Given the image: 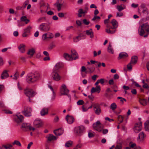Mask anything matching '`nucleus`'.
I'll return each mask as SVG.
<instances>
[{"label":"nucleus","instance_id":"nucleus-28","mask_svg":"<svg viewBox=\"0 0 149 149\" xmlns=\"http://www.w3.org/2000/svg\"><path fill=\"white\" fill-rule=\"evenodd\" d=\"M46 138H47L48 141H49L54 140L56 139V137L51 134H49Z\"/></svg>","mask_w":149,"mask_h":149},{"label":"nucleus","instance_id":"nucleus-31","mask_svg":"<svg viewBox=\"0 0 149 149\" xmlns=\"http://www.w3.org/2000/svg\"><path fill=\"white\" fill-rule=\"evenodd\" d=\"M54 35L52 33L48 32L43 34L42 37H53Z\"/></svg>","mask_w":149,"mask_h":149},{"label":"nucleus","instance_id":"nucleus-11","mask_svg":"<svg viewBox=\"0 0 149 149\" xmlns=\"http://www.w3.org/2000/svg\"><path fill=\"white\" fill-rule=\"evenodd\" d=\"M34 126L36 127H40L43 125V123L40 119H36L33 122Z\"/></svg>","mask_w":149,"mask_h":149},{"label":"nucleus","instance_id":"nucleus-56","mask_svg":"<svg viewBox=\"0 0 149 149\" xmlns=\"http://www.w3.org/2000/svg\"><path fill=\"white\" fill-rule=\"evenodd\" d=\"M136 146V144L134 143H130L129 144V146L131 148H133L135 147Z\"/></svg>","mask_w":149,"mask_h":149},{"label":"nucleus","instance_id":"nucleus-32","mask_svg":"<svg viewBox=\"0 0 149 149\" xmlns=\"http://www.w3.org/2000/svg\"><path fill=\"white\" fill-rule=\"evenodd\" d=\"M85 32L86 35L90 36L91 37H92L93 36V32L92 29H90L89 30H86L85 31Z\"/></svg>","mask_w":149,"mask_h":149},{"label":"nucleus","instance_id":"nucleus-6","mask_svg":"<svg viewBox=\"0 0 149 149\" xmlns=\"http://www.w3.org/2000/svg\"><path fill=\"white\" fill-rule=\"evenodd\" d=\"M32 110L30 107L25 106L24 110L22 111V113L26 117H30L32 115Z\"/></svg>","mask_w":149,"mask_h":149},{"label":"nucleus","instance_id":"nucleus-3","mask_svg":"<svg viewBox=\"0 0 149 149\" xmlns=\"http://www.w3.org/2000/svg\"><path fill=\"white\" fill-rule=\"evenodd\" d=\"M85 130V127L83 126L76 127L74 128V133L77 136H80L83 134Z\"/></svg>","mask_w":149,"mask_h":149},{"label":"nucleus","instance_id":"nucleus-53","mask_svg":"<svg viewBox=\"0 0 149 149\" xmlns=\"http://www.w3.org/2000/svg\"><path fill=\"white\" fill-rule=\"evenodd\" d=\"M140 7L142 9L144 8H146V4L143 3H141L140 5Z\"/></svg>","mask_w":149,"mask_h":149},{"label":"nucleus","instance_id":"nucleus-19","mask_svg":"<svg viewBox=\"0 0 149 149\" xmlns=\"http://www.w3.org/2000/svg\"><path fill=\"white\" fill-rule=\"evenodd\" d=\"M64 130L62 128H61L54 130V133L56 136L61 135L63 133Z\"/></svg>","mask_w":149,"mask_h":149},{"label":"nucleus","instance_id":"nucleus-24","mask_svg":"<svg viewBox=\"0 0 149 149\" xmlns=\"http://www.w3.org/2000/svg\"><path fill=\"white\" fill-rule=\"evenodd\" d=\"M25 46L23 44H21L18 47V48L20 52L21 53H24L25 51Z\"/></svg>","mask_w":149,"mask_h":149},{"label":"nucleus","instance_id":"nucleus-21","mask_svg":"<svg viewBox=\"0 0 149 149\" xmlns=\"http://www.w3.org/2000/svg\"><path fill=\"white\" fill-rule=\"evenodd\" d=\"M48 109L47 108H44L40 111V115L42 116H44L48 113Z\"/></svg>","mask_w":149,"mask_h":149},{"label":"nucleus","instance_id":"nucleus-27","mask_svg":"<svg viewBox=\"0 0 149 149\" xmlns=\"http://www.w3.org/2000/svg\"><path fill=\"white\" fill-rule=\"evenodd\" d=\"M138 57L136 56H133L131 58V60L130 61L131 63H132V64L134 65L136 64L137 61Z\"/></svg>","mask_w":149,"mask_h":149},{"label":"nucleus","instance_id":"nucleus-22","mask_svg":"<svg viewBox=\"0 0 149 149\" xmlns=\"http://www.w3.org/2000/svg\"><path fill=\"white\" fill-rule=\"evenodd\" d=\"M63 64L62 62H59L56 63L54 68L53 70L58 71V70L62 67Z\"/></svg>","mask_w":149,"mask_h":149},{"label":"nucleus","instance_id":"nucleus-38","mask_svg":"<svg viewBox=\"0 0 149 149\" xmlns=\"http://www.w3.org/2000/svg\"><path fill=\"white\" fill-rule=\"evenodd\" d=\"M139 103L143 106H145L147 104V100L145 99H140Z\"/></svg>","mask_w":149,"mask_h":149},{"label":"nucleus","instance_id":"nucleus-36","mask_svg":"<svg viewBox=\"0 0 149 149\" xmlns=\"http://www.w3.org/2000/svg\"><path fill=\"white\" fill-rule=\"evenodd\" d=\"M12 145L10 144H8L6 145H3L2 146L0 147V149H3L4 148L6 149H8L12 148Z\"/></svg>","mask_w":149,"mask_h":149},{"label":"nucleus","instance_id":"nucleus-52","mask_svg":"<svg viewBox=\"0 0 149 149\" xmlns=\"http://www.w3.org/2000/svg\"><path fill=\"white\" fill-rule=\"evenodd\" d=\"M119 78V76L117 74H115L113 75V79L115 80L118 79Z\"/></svg>","mask_w":149,"mask_h":149},{"label":"nucleus","instance_id":"nucleus-25","mask_svg":"<svg viewBox=\"0 0 149 149\" xmlns=\"http://www.w3.org/2000/svg\"><path fill=\"white\" fill-rule=\"evenodd\" d=\"M126 6L124 4H121L119 5H117L116 8L118 10L119 12H121L123 10L126 8Z\"/></svg>","mask_w":149,"mask_h":149},{"label":"nucleus","instance_id":"nucleus-20","mask_svg":"<svg viewBox=\"0 0 149 149\" xmlns=\"http://www.w3.org/2000/svg\"><path fill=\"white\" fill-rule=\"evenodd\" d=\"M17 118L15 119L16 121L18 123H21L23 121L24 117L22 115H18L17 116Z\"/></svg>","mask_w":149,"mask_h":149},{"label":"nucleus","instance_id":"nucleus-40","mask_svg":"<svg viewBox=\"0 0 149 149\" xmlns=\"http://www.w3.org/2000/svg\"><path fill=\"white\" fill-rule=\"evenodd\" d=\"M12 143L13 145H16L19 146H21V143L18 140L14 141Z\"/></svg>","mask_w":149,"mask_h":149},{"label":"nucleus","instance_id":"nucleus-16","mask_svg":"<svg viewBox=\"0 0 149 149\" xmlns=\"http://www.w3.org/2000/svg\"><path fill=\"white\" fill-rule=\"evenodd\" d=\"M71 57L73 58V60H76L78 58V55L76 51L74 49H72L71 50Z\"/></svg>","mask_w":149,"mask_h":149},{"label":"nucleus","instance_id":"nucleus-39","mask_svg":"<svg viewBox=\"0 0 149 149\" xmlns=\"http://www.w3.org/2000/svg\"><path fill=\"white\" fill-rule=\"evenodd\" d=\"M54 5L56 6L57 8L58 11H59L61 10L62 6V4L58 2H56L54 4Z\"/></svg>","mask_w":149,"mask_h":149},{"label":"nucleus","instance_id":"nucleus-2","mask_svg":"<svg viewBox=\"0 0 149 149\" xmlns=\"http://www.w3.org/2000/svg\"><path fill=\"white\" fill-rule=\"evenodd\" d=\"M139 34L142 36L144 35V37H146L149 35V25L148 23L142 24L139 27L138 29Z\"/></svg>","mask_w":149,"mask_h":149},{"label":"nucleus","instance_id":"nucleus-29","mask_svg":"<svg viewBox=\"0 0 149 149\" xmlns=\"http://www.w3.org/2000/svg\"><path fill=\"white\" fill-rule=\"evenodd\" d=\"M107 51L108 52L113 54L114 53V51L112 46L111 43H109L107 49Z\"/></svg>","mask_w":149,"mask_h":149},{"label":"nucleus","instance_id":"nucleus-1","mask_svg":"<svg viewBox=\"0 0 149 149\" xmlns=\"http://www.w3.org/2000/svg\"><path fill=\"white\" fill-rule=\"evenodd\" d=\"M41 77L40 74L38 72L29 73L26 76V80L28 83H34L38 80Z\"/></svg>","mask_w":149,"mask_h":149},{"label":"nucleus","instance_id":"nucleus-15","mask_svg":"<svg viewBox=\"0 0 149 149\" xmlns=\"http://www.w3.org/2000/svg\"><path fill=\"white\" fill-rule=\"evenodd\" d=\"M65 119L67 122L69 124L72 123L74 120V118L72 116H70L68 115H67L65 118Z\"/></svg>","mask_w":149,"mask_h":149},{"label":"nucleus","instance_id":"nucleus-14","mask_svg":"<svg viewBox=\"0 0 149 149\" xmlns=\"http://www.w3.org/2000/svg\"><path fill=\"white\" fill-rule=\"evenodd\" d=\"M99 13V11L97 9H96L95 10L94 13L95 15L93 18L92 19V21H95L96 22H98L100 21V17L99 16L96 15H97Z\"/></svg>","mask_w":149,"mask_h":149},{"label":"nucleus","instance_id":"nucleus-51","mask_svg":"<svg viewBox=\"0 0 149 149\" xmlns=\"http://www.w3.org/2000/svg\"><path fill=\"white\" fill-rule=\"evenodd\" d=\"M132 63H131L130 62L127 65V68L128 70H131L132 69Z\"/></svg>","mask_w":149,"mask_h":149},{"label":"nucleus","instance_id":"nucleus-45","mask_svg":"<svg viewBox=\"0 0 149 149\" xmlns=\"http://www.w3.org/2000/svg\"><path fill=\"white\" fill-rule=\"evenodd\" d=\"M118 120L120 121V123H122L123 122V117L121 115H120L118 116Z\"/></svg>","mask_w":149,"mask_h":149},{"label":"nucleus","instance_id":"nucleus-13","mask_svg":"<svg viewBox=\"0 0 149 149\" xmlns=\"http://www.w3.org/2000/svg\"><path fill=\"white\" fill-rule=\"evenodd\" d=\"M31 27L30 26H28L24 29V32L23 33L22 36L23 37H26L29 36L30 32Z\"/></svg>","mask_w":149,"mask_h":149},{"label":"nucleus","instance_id":"nucleus-58","mask_svg":"<svg viewBox=\"0 0 149 149\" xmlns=\"http://www.w3.org/2000/svg\"><path fill=\"white\" fill-rule=\"evenodd\" d=\"M123 15V13L121 12H118L116 14V17H120L122 16Z\"/></svg>","mask_w":149,"mask_h":149},{"label":"nucleus","instance_id":"nucleus-9","mask_svg":"<svg viewBox=\"0 0 149 149\" xmlns=\"http://www.w3.org/2000/svg\"><path fill=\"white\" fill-rule=\"evenodd\" d=\"M93 128L94 130L98 132H101L102 129L101 126V124L99 120L93 124Z\"/></svg>","mask_w":149,"mask_h":149},{"label":"nucleus","instance_id":"nucleus-4","mask_svg":"<svg viewBox=\"0 0 149 149\" xmlns=\"http://www.w3.org/2000/svg\"><path fill=\"white\" fill-rule=\"evenodd\" d=\"M69 90L67 88L66 85L65 84H63L60 88V93L61 95H66L70 98V96L68 94Z\"/></svg>","mask_w":149,"mask_h":149},{"label":"nucleus","instance_id":"nucleus-64","mask_svg":"<svg viewBox=\"0 0 149 149\" xmlns=\"http://www.w3.org/2000/svg\"><path fill=\"white\" fill-rule=\"evenodd\" d=\"M131 93L133 94L136 95L137 93L135 89H132L131 91Z\"/></svg>","mask_w":149,"mask_h":149},{"label":"nucleus","instance_id":"nucleus-33","mask_svg":"<svg viewBox=\"0 0 149 149\" xmlns=\"http://www.w3.org/2000/svg\"><path fill=\"white\" fill-rule=\"evenodd\" d=\"M35 52V51L34 49L32 48L29 50L27 54L29 55H30L31 56H32Z\"/></svg>","mask_w":149,"mask_h":149},{"label":"nucleus","instance_id":"nucleus-54","mask_svg":"<svg viewBox=\"0 0 149 149\" xmlns=\"http://www.w3.org/2000/svg\"><path fill=\"white\" fill-rule=\"evenodd\" d=\"M58 15L59 17L62 18L64 17V14L63 13H58Z\"/></svg>","mask_w":149,"mask_h":149},{"label":"nucleus","instance_id":"nucleus-34","mask_svg":"<svg viewBox=\"0 0 149 149\" xmlns=\"http://www.w3.org/2000/svg\"><path fill=\"white\" fill-rule=\"evenodd\" d=\"M146 137V135L144 134L143 132H141L139 134L138 138L139 139H141V140H143Z\"/></svg>","mask_w":149,"mask_h":149},{"label":"nucleus","instance_id":"nucleus-35","mask_svg":"<svg viewBox=\"0 0 149 149\" xmlns=\"http://www.w3.org/2000/svg\"><path fill=\"white\" fill-rule=\"evenodd\" d=\"M20 19L22 21L24 22L26 24H28L29 22V20L27 19L26 17L25 16L22 17Z\"/></svg>","mask_w":149,"mask_h":149},{"label":"nucleus","instance_id":"nucleus-30","mask_svg":"<svg viewBox=\"0 0 149 149\" xmlns=\"http://www.w3.org/2000/svg\"><path fill=\"white\" fill-rule=\"evenodd\" d=\"M39 29L42 31H46L49 30V29H46L45 24L44 23H42L40 25L39 27Z\"/></svg>","mask_w":149,"mask_h":149},{"label":"nucleus","instance_id":"nucleus-46","mask_svg":"<svg viewBox=\"0 0 149 149\" xmlns=\"http://www.w3.org/2000/svg\"><path fill=\"white\" fill-rule=\"evenodd\" d=\"M84 102L81 100H79L77 102V104L78 105H82L84 104Z\"/></svg>","mask_w":149,"mask_h":149},{"label":"nucleus","instance_id":"nucleus-10","mask_svg":"<svg viewBox=\"0 0 149 149\" xmlns=\"http://www.w3.org/2000/svg\"><path fill=\"white\" fill-rule=\"evenodd\" d=\"M93 107L95 113L97 115H100L101 113V110L99 104L97 103L94 104Z\"/></svg>","mask_w":149,"mask_h":149},{"label":"nucleus","instance_id":"nucleus-55","mask_svg":"<svg viewBox=\"0 0 149 149\" xmlns=\"http://www.w3.org/2000/svg\"><path fill=\"white\" fill-rule=\"evenodd\" d=\"M105 31L106 32L108 33L111 34V33H114V32H112L111 31L110 29H106Z\"/></svg>","mask_w":149,"mask_h":149},{"label":"nucleus","instance_id":"nucleus-18","mask_svg":"<svg viewBox=\"0 0 149 149\" xmlns=\"http://www.w3.org/2000/svg\"><path fill=\"white\" fill-rule=\"evenodd\" d=\"M8 72V71L6 70L3 71L1 76V78L2 79H5L9 77Z\"/></svg>","mask_w":149,"mask_h":149},{"label":"nucleus","instance_id":"nucleus-42","mask_svg":"<svg viewBox=\"0 0 149 149\" xmlns=\"http://www.w3.org/2000/svg\"><path fill=\"white\" fill-rule=\"evenodd\" d=\"M87 69L88 70V72L90 73L93 72L95 70V68L92 67H88Z\"/></svg>","mask_w":149,"mask_h":149},{"label":"nucleus","instance_id":"nucleus-17","mask_svg":"<svg viewBox=\"0 0 149 149\" xmlns=\"http://www.w3.org/2000/svg\"><path fill=\"white\" fill-rule=\"evenodd\" d=\"M128 54L125 52H122L120 53L119 55V56L118 58V60H120L121 59L126 58L128 57Z\"/></svg>","mask_w":149,"mask_h":149},{"label":"nucleus","instance_id":"nucleus-23","mask_svg":"<svg viewBox=\"0 0 149 149\" xmlns=\"http://www.w3.org/2000/svg\"><path fill=\"white\" fill-rule=\"evenodd\" d=\"M63 57L67 61H72L73 60V58L71 56L67 53H64L63 54Z\"/></svg>","mask_w":149,"mask_h":149},{"label":"nucleus","instance_id":"nucleus-61","mask_svg":"<svg viewBox=\"0 0 149 149\" xmlns=\"http://www.w3.org/2000/svg\"><path fill=\"white\" fill-rule=\"evenodd\" d=\"M97 77V76L96 75H94L92 77V79L95 81L96 79V77Z\"/></svg>","mask_w":149,"mask_h":149},{"label":"nucleus","instance_id":"nucleus-60","mask_svg":"<svg viewBox=\"0 0 149 149\" xmlns=\"http://www.w3.org/2000/svg\"><path fill=\"white\" fill-rule=\"evenodd\" d=\"M45 17H41L39 18L38 20V22H40L44 21L43 20H45Z\"/></svg>","mask_w":149,"mask_h":149},{"label":"nucleus","instance_id":"nucleus-37","mask_svg":"<svg viewBox=\"0 0 149 149\" xmlns=\"http://www.w3.org/2000/svg\"><path fill=\"white\" fill-rule=\"evenodd\" d=\"M145 130L149 131V120H147L145 123Z\"/></svg>","mask_w":149,"mask_h":149},{"label":"nucleus","instance_id":"nucleus-62","mask_svg":"<svg viewBox=\"0 0 149 149\" xmlns=\"http://www.w3.org/2000/svg\"><path fill=\"white\" fill-rule=\"evenodd\" d=\"M76 24L78 26H80L81 24V22L79 20H77L76 21Z\"/></svg>","mask_w":149,"mask_h":149},{"label":"nucleus","instance_id":"nucleus-43","mask_svg":"<svg viewBox=\"0 0 149 149\" xmlns=\"http://www.w3.org/2000/svg\"><path fill=\"white\" fill-rule=\"evenodd\" d=\"M142 12L144 14L146 15H147L148 13V9L147 8L143 9Z\"/></svg>","mask_w":149,"mask_h":149},{"label":"nucleus","instance_id":"nucleus-41","mask_svg":"<svg viewBox=\"0 0 149 149\" xmlns=\"http://www.w3.org/2000/svg\"><path fill=\"white\" fill-rule=\"evenodd\" d=\"M117 105L116 103H112L110 106V108L113 111L115 110L116 108Z\"/></svg>","mask_w":149,"mask_h":149},{"label":"nucleus","instance_id":"nucleus-63","mask_svg":"<svg viewBox=\"0 0 149 149\" xmlns=\"http://www.w3.org/2000/svg\"><path fill=\"white\" fill-rule=\"evenodd\" d=\"M108 132V130L107 129H104L102 130V133L104 134H107Z\"/></svg>","mask_w":149,"mask_h":149},{"label":"nucleus","instance_id":"nucleus-59","mask_svg":"<svg viewBox=\"0 0 149 149\" xmlns=\"http://www.w3.org/2000/svg\"><path fill=\"white\" fill-rule=\"evenodd\" d=\"M99 83H100L101 84H102L104 82V79H98Z\"/></svg>","mask_w":149,"mask_h":149},{"label":"nucleus","instance_id":"nucleus-5","mask_svg":"<svg viewBox=\"0 0 149 149\" xmlns=\"http://www.w3.org/2000/svg\"><path fill=\"white\" fill-rule=\"evenodd\" d=\"M24 93L25 95L28 97V99L29 102H31L30 97H34L36 94L35 92L32 89L29 88L25 89Z\"/></svg>","mask_w":149,"mask_h":149},{"label":"nucleus","instance_id":"nucleus-48","mask_svg":"<svg viewBox=\"0 0 149 149\" xmlns=\"http://www.w3.org/2000/svg\"><path fill=\"white\" fill-rule=\"evenodd\" d=\"M14 77L13 79H17L19 77V73L17 71L14 75Z\"/></svg>","mask_w":149,"mask_h":149},{"label":"nucleus","instance_id":"nucleus-12","mask_svg":"<svg viewBox=\"0 0 149 149\" xmlns=\"http://www.w3.org/2000/svg\"><path fill=\"white\" fill-rule=\"evenodd\" d=\"M142 128V124L140 123L135 124L134 130L135 133H138L141 130Z\"/></svg>","mask_w":149,"mask_h":149},{"label":"nucleus","instance_id":"nucleus-26","mask_svg":"<svg viewBox=\"0 0 149 149\" xmlns=\"http://www.w3.org/2000/svg\"><path fill=\"white\" fill-rule=\"evenodd\" d=\"M112 24L113 27L112 29H115L117 28L118 26V23L115 19H113L111 22Z\"/></svg>","mask_w":149,"mask_h":149},{"label":"nucleus","instance_id":"nucleus-7","mask_svg":"<svg viewBox=\"0 0 149 149\" xmlns=\"http://www.w3.org/2000/svg\"><path fill=\"white\" fill-rule=\"evenodd\" d=\"M22 127L23 130L27 131L28 130L31 131V130L34 131L35 129L33 127L31 126L30 124L29 123H24L22 124Z\"/></svg>","mask_w":149,"mask_h":149},{"label":"nucleus","instance_id":"nucleus-50","mask_svg":"<svg viewBox=\"0 0 149 149\" xmlns=\"http://www.w3.org/2000/svg\"><path fill=\"white\" fill-rule=\"evenodd\" d=\"M96 89V92H98L99 93L100 91V86H97L95 88Z\"/></svg>","mask_w":149,"mask_h":149},{"label":"nucleus","instance_id":"nucleus-49","mask_svg":"<svg viewBox=\"0 0 149 149\" xmlns=\"http://www.w3.org/2000/svg\"><path fill=\"white\" fill-rule=\"evenodd\" d=\"M42 40L44 42H47L50 41L51 38H42Z\"/></svg>","mask_w":149,"mask_h":149},{"label":"nucleus","instance_id":"nucleus-44","mask_svg":"<svg viewBox=\"0 0 149 149\" xmlns=\"http://www.w3.org/2000/svg\"><path fill=\"white\" fill-rule=\"evenodd\" d=\"M72 143V142L70 141L67 142L65 144V146L66 147H68L71 146Z\"/></svg>","mask_w":149,"mask_h":149},{"label":"nucleus","instance_id":"nucleus-57","mask_svg":"<svg viewBox=\"0 0 149 149\" xmlns=\"http://www.w3.org/2000/svg\"><path fill=\"white\" fill-rule=\"evenodd\" d=\"M122 148V146L120 144L116 145L115 147V149H121Z\"/></svg>","mask_w":149,"mask_h":149},{"label":"nucleus","instance_id":"nucleus-47","mask_svg":"<svg viewBox=\"0 0 149 149\" xmlns=\"http://www.w3.org/2000/svg\"><path fill=\"white\" fill-rule=\"evenodd\" d=\"M83 23L85 25H88L90 23L89 20H87L86 19H85L83 20Z\"/></svg>","mask_w":149,"mask_h":149},{"label":"nucleus","instance_id":"nucleus-8","mask_svg":"<svg viewBox=\"0 0 149 149\" xmlns=\"http://www.w3.org/2000/svg\"><path fill=\"white\" fill-rule=\"evenodd\" d=\"M51 76L54 80L56 81H59L61 78V76L58 73V71L54 70L51 74Z\"/></svg>","mask_w":149,"mask_h":149}]
</instances>
